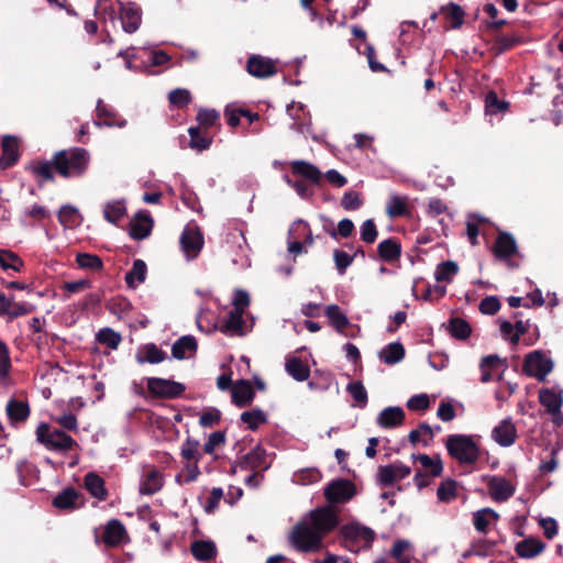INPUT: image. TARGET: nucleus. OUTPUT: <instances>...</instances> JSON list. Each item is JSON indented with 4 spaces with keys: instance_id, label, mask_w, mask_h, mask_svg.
<instances>
[{
    "instance_id": "1",
    "label": "nucleus",
    "mask_w": 563,
    "mask_h": 563,
    "mask_svg": "<svg viewBox=\"0 0 563 563\" xmlns=\"http://www.w3.org/2000/svg\"><path fill=\"white\" fill-rule=\"evenodd\" d=\"M338 525V517L330 507H321L306 514L288 534L290 545L298 552H317L323 538Z\"/></svg>"
},
{
    "instance_id": "2",
    "label": "nucleus",
    "mask_w": 563,
    "mask_h": 563,
    "mask_svg": "<svg viewBox=\"0 0 563 563\" xmlns=\"http://www.w3.org/2000/svg\"><path fill=\"white\" fill-rule=\"evenodd\" d=\"M89 161L90 155L82 147L59 151L53 157L55 169L65 178L82 176L88 168Z\"/></svg>"
},
{
    "instance_id": "3",
    "label": "nucleus",
    "mask_w": 563,
    "mask_h": 563,
    "mask_svg": "<svg viewBox=\"0 0 563 563\" xmlns=\"http://www.w3.org/2000/svg\"><path fill=\"white\" fill-rule=\"evenodd\" d=\"M450 455L462 464H473L479 456L477 444L468 435L453 434L446 440Z\"/></svg>"
},
{
    "instance_id": "4",
    "label": "nucleus",
    "mask_w": 563,
    "mask_h": 563,
    "mask_svg": "<svg viewBox=\"0 0 563 563\" xmlns=\"http://www.w3.org/2000/svg\"><path fill=\"white\" fill-rule=\"evenodd\" d=\"M36 439L47 450L65 453L76 445V441L65 432L41 423L36 429Z\"/></svg>"
},
{
    "instance_id": "5",
    "label": "nucleus",
    "mask_w": 563,
    "mask_h": 563,
    "mask_svg": "<svg viewBox=\"0 0 563 563\" xmlns=\"http://www.w3.org/2000/svg\"><path fill=\"white\" fill-rule=\"evenodd\" d=\"M345 548L351 552H360L369 548L374 540V531L358 522H351L342 528Z\"/></svg>"
},
{
    "instance_id": "6",
    "label": "nucleus",
    "mask_w": 563,
    "mask_h": 563,
    "mask_svg": "<svg viewBox=\"0 0 563 563\" xmlns=\"http://www.w3.org/2000/svg\"><path fill=\"white\" fill-rule=\"evenodd\" d=\"M553 369V362L542 351L529 353L523 363V371L528 376L538 380H544L547 375Z\"/></svg>"
},
{
    "instance_id": "7",
    "label": "nucleus",
    "mask_w": 563,
    "mask_h": 563,
    "mask_svg": "<svg viewBox=\"0 0 563 563\" xmlns=\"http://www.w3.org/2000/svg\"><path fill=\"white\" fill-rule=\"evenodd\" d=\"M181 251L187 261L196 258L203 246V236L199 228L188 223L179 239Z\"/></svg>"
},
{
    "instance_id": "8",
    "label": "nucleus",
    "mask_w": 563,
    "mask_h": 563,
    "mask_svg": "<svg viewBox=\"0 0 563 563\" xmlns=\"http://www.w3.org/2000/svg\"><path fill=\"white\" fill-rule=\"evenodd\" d=\"M355 495V486L349 479H335L324 488V496L330 504H345Z\"/></svg>"
},
{
    "instance_id": "9",
    "label": "nucleus",
    "mask_w": 563,
    "mask_h": 563,
    "mask_svg": "<svg viewBox=\"0 0 563 563\" xmlns=\"http://www.w3.org/2000/svg\"><path fill=\"white\" fill-rule=\"evenodd\" d=\"M146 382L148 391L161 398H176L185 390L183 384L169 379L148 377Z\"/></svg>"
},
{
    "instance_id": "10",
    "label": "nucleus",
    "mask_w": 563,
    "mask_h": 563,
    "mask_svg": "<svg viewBox=\"0 0 563 563\" xmlns=\"http://www.w3.org/2000/svg\"><path fill=\"white\" fill-rule=\"evenodd\" d=\"M287 113L292 120L290 129L300 134H311V115L301 102H291L287 106Z\"/></svg>"
},
{
    "instance_id": "11",
    "label": "nucleus",
    "mask_w": 563,
    "mask_h": 563,
    "mask_svg": "<svg viewBox=\"0 0 563 563\" xmlns=\"http://www.w3.org/2000/svg\"><path fill=\"white\" fill-rule=\"evenodd\" d=\"M246 70L256 78L272 77L277 73L276 60L262 55H252L247 59Z\"/></svg>"
},
{
    "instance_id": "12",
    "label": "nucleus",
    "mask_w": 563,
    "mask_h": 563,
    "mask_svg": "<svg viewBox=\"0 0 563 563\" xmlns=\"http://www.w3.org/2000/svg\"><path fill=\"white\" fill-rule=\"evenodd\" d=\"M409 466L401 462H395L389 465L379 466L377 471L378 482L384 486H390L410 474Z\"/></svg>"
},
{
    "instance_id": "13",
    "label": "nucleus",
    "mask_w": 563,
    "mask_h": 563,
    "mask_svg": "<svg viewBox=\"0 0 563 563\" xmlns=\"http://www.w3.org/2000/svg\"><path fill=\"white\" fill-rule=\"evenodd\" d=\"M20 158V139L13 135H4L1 142L0 168L7 169L14 166Z\"/></svg>"
},
{
    "instance_id": "14",
    "label": "nucleus",
    "mask_w": 563,
    "mask_h": 563,
    "mask_svg": "<svg viewBox=\"0 0 563 563\" xmlns=\"http://www.w3.org/2000/svg\"><path fill=\"white\" fill-rule=\"evenodd\" d=\"M120 21L125 33L136 32L142 22V11L135 3H120Z\"/></svg>"
},
{
    "instance_id": "15",
    "label": "nucleus",
    "mask_w": 563,
    "mask_h": 563,
    "mask_svg": "<svg viewBox=\"0 0 563 563\" xmlns=\"http://www.w3.org/2000/svg\"><path fill=\"white\" fill-rule=\"evenodd\" d=\"M506 367V360L500 358L498 355L492 354L484 356L479 364L482 372L481 380L487 383L496 377L500 378Z\"/></svg>"
},
{
    "instance_id": "16",
    "label": "nucleus",
    "mask_w": 563,
    "mask_h": 563,
    "mask_svg": "<svg viewBox=\"0 0 563 563\" xmlns=\"http://www.w3.org/2000/svg\"><path fill=\"white\" fill-rule=\"evenodd\" d=\"M487 487L495 501H506L515 494V486L501 476H489Z\"/></svg>"
},
{
    "instance_id": "17",
    "label": "nucleus",
    "mask_w": 563,
    "mask_h": 563,
    "mask_svg": "<svg viewBox=\"0 0 563 563\" xmlns=\"http://www.w3.org/2000/svg\"><path fill=\"white\" fill-rule=\"evenodd\" d=\"M493 440L501 446H510L517 439V430L511 418L503 419L492 431Z\"/></svg>"
},
{
    "instance_id": "18",
    "label": "nucleus",
    "mask_w": 563,
    "mask_h": 563,
    "mask_svg": "<svg viewBox=\"0 0 563 563\" xmlns=\"http://www.w3.org/2000/svg\"><path fill=\"white\" fill-rule=\"evenodd\" d=\"M153 228V219L147 211H139L130 222V234L134 240L147 238Z\"/></svg>"
},
{
    "instance_id": "19",
    "label": "nucleus",
    "mask_w": 563,
    "mask_h": 563,
    "mask_svg": "<svg viewBox=\"0 0 563 563\" xmlns=\"http://www.w3.org/2000/svg\"><path fill=\"white\" fill-rule=\"evenodd\" d=\"M405 421V411L399 406H390L383 409L376 417V423L383 429H394Z\"/></svg>"
},
{
    "instance_id": "20",
    "label": "nucleus",
    "mask_w": 563,
    "mask_h": 563,
    "mask_svg": "<svg viewBox=\"0 0 563 563\" xmlns=\"http://www.w3.org/2000/svg\"><path fill=\"white\" fill-rule=\"evenodd\" d=\"M539 401L548 413L559 411L563 405V388L560 386L541 388L539 390Z\"/></svg>"
},
{
    "instance_id": "21",
    "label": "nucleus",
    "mask_w": 563,
    "mask_h": 563,
    "mask_svg": "<svg viewBox=\"0 0 563 563\" xmlns=\"http://www.w3.org/2000/svg\"><path fill=\"white\" fill-rule=\"evenodd\" d=\"M241 466L245 470L265 471L271 466V462L267 460L266 451L256 446L244 456Z\"/></svg>"
},
{
    "instance_id": "22",
    "label": "nucleus",
    "mask_w": 563,
    "mask_h": 563,
    "mask_svg": "<svg viewBox=\"0 0 563 563\" xmlns=\"http://www.w3.org/2000/svg\"><path fill=\"white\" fill-rule=\"evenodd\" d=\"M197 351V341L192 335L179 338L172 346V355L177 360L190 358Z\"/></svg>"
},
{
    "instance_id": "23",
    "label": "nucleus",
    "mask_w": 563,
    "mask_h": 563,
    "mask_svg": "<svg viewBox=\"0 0 563 563\" xmlns=\"http://www.w3.org/2000/svg\"><path fill=\"white\" fill-rule=\"evenodd\" d=\"M102 212L106 221L117 225L126 214V205L124 199L107 201L103 205Z\"/></svg>"
},
{
    "instance_id": "24",
    "label": "nucleus",
    "mask_w": 563,
    "mask_h": 563,
    "mask_svg": "<svg viewBox=\"0 0 563 563\" xmlns=\"http://www.w3.org/2000/svg\"><path fill=\"white\" fill-rule=\"evenodd\" d=\"M135 357L140 364H158L166 358V353L158 349L156 344L147 343L137 350Z\"/></svg>"
},
{
    "instance_id": "25",
    "label": "nucleus",
    "mask_w": 563,
    "mask_h": 563,
    "mask_svg": "<svg viewBox=\"0 0 563 563\" xmlns=\"http://www.w3.org/2000/svg\"><path fill=\"white\" fill-rule=\"evenodd\" d=\"M125 536L126 530L119 520L112 519L104 527L103 541L110 547L120 544Z\"/></svg>"
},
{
    "instance_id": "26",
    "label": "nucleus",
    "mask_w": 563,
    "mask_h": 563,
    "mask_svg": "<svg viewBox=\"0 0 563 563\" xmlns=\"http://www.w3.org/2000/svg\"><path fill=\"white\" fill-rule=\"evenodd\" d=\"M254 398V390L247 380H240L232 388L233 402L239 407H245Z\"/></svg>"
},
{
    "instance_id": "27",
    "label": "nucleus",
    "mask_w": 563,
    "mask_h": 563,
    "mask_svg": "<svg viewBox=\"0 0 563 563\" xmlns=\"http://www.w3.org/2000/svg\"><path fill=\"white\" fill-rule=\"evenodd\" d=\"M386 213L389 218H400L408 216L410 213L408 208V197L390 195L386 205Z\"/></svg>"
},
{
    "instance_id": "28",
    "label": "nucleus",
    "mask_w": 563,
    "mask_h": 563,
    "mask_svg": "<svg viewBox=\"0 0 563 563\" xmlns=\"http://www.w3.org/2000/svg\"><path fill=\"white\" fill-rule=\"evenodd\" d=\"M494 251L497 257L503 260L509 258L517 251L515 239L508 233L499 234L495 242Z\"/></svg>"
},
{
    "instance_id": "29",
    "label": "nucleus",
    "mask_w": 563,
    "mask_h": 563,
    "mask_svg": "<svg viewBox=\"0 0 563 563\" xmlns=\"http://www.w3.org/2000/svg\"><path fill=\"white\" fill-rule=\"evenodd\" d=\"M290 165H291V169H292L294 174L302 176L313 184H318L320 181L321 173L311 163L298 159V161H292L290 163Z\"/></svg>"
},
{
    "instance_id": "30",
    "label": "nucleus",
    "mask_w": 563,
    "mask_h": 563,
    "mask_svg": "<svg viewBox=\"0 0 563 563\" xmlns=\"http://www.w3.org/2000/svg\"><path fill=\"white\" fill-rule=\"evenodd\" d=\"M147 273V267L144 261L135 260L133 262L132 268L125 274V283L126 285L135 289L139 285L145 282Z\"/></svg>"
},
{
    "instance_id": "31",
    "label": "nucleus",
    "mask_w": 563,
    "mask_h": 563,
    "mask_svg": "<svg viewBox=\"0 0 563 563\" xmlns=\"http://www.w3.org/2000/svg\"><path fill=\"white\" fill-rule=\"evenodd\" d=\"M498 514L492 508H483L473 515L475 529L481 533H486L492 523L496 522Z\"/></svg>"
},
{
    "instance_id": "32",
    "label": "nucleus",
    "mask_w": 563,
    "mask_h": 563,
    "mask_svg": "<svg viewBox=\"0 0 563 563\" xmlns=\"http://www.w3.org/2000/svg\"><path fill=\"white\" fill-rule=\"evenodd\" d=\"M379 360L388 365H394L405 357V349L401 343L393 342L379 351Z\"/></svg>"
},
{
    "instance_id": "33",
    "label": "nucleus",
    "mask_w": 563,
    "mask_h": 563,
    "mask_svg": "<svg viewBox=\"0 0 563 563\" xmlns=\"http://www.w3.org/2000/svg\"><path fill=\"white\" fill-rule=\"evenodd\" d=\"M390 556L397 563H411L413 559L412 544L407 540H397L390 550Z\"/></svg>"
},
{
    "instance_id": "34",
    "label": "nucleus",
    "mask_w": 563,
    "mask_h": 563,
    "mask_svg": "<svg viewBox=\"0 0 563 563\" xmlns=\"http://www.w3.org/2000/svg\"><path fill=\"white\" fill-rule=\"evenodd\" d=\"M163 487V476L156 470H151L140 484V493L144 495H153Z\"/></svg>"
},
{
    "instance_id": "35",
    "label": "nucleus",
    "mask_w": 563,
    "mask_h": 563,
    "mask_svg": "<svg viewBox=\"0 0 563 563\" xmlns=\"http://www.w3.org/2000/svg\"><path fill=\"white\" fill-rule=\"evenodd\" d=\"M243 313L244 310L235 309L233 308L227 318V320L223 322L221 327V331L227 334H242L243 329Z\"/></svg>"
},
{
    "instance_id": "36",
    "label": "nucleus",
    "mask_w": 563,
    "mask_h": 563,
    "mask_svg": "<svg viewBox=\"0 0 563 563\" xmlns=\"http://www.w3.org/2000/svg\"><path fill=\"white\" fill-rule=\"evenodd\" d=\"M322 478L321 472L316 467H305L294 472L291 482L296 485H312Z\"/></svg>"
},
{
    "instance_id": "37",
    "label": "nucleus",
    "mask_w": 563,
    "mask_h": 563,
    "mask_svg": "<svg viewBox=\"0 0 563 563\" xmlns=\"http://www.w3.org/2000/svg\"><path fill=\"white\" fill-rule=\"evenodd\" d=\"M86 489L99 500L107 498V489L104 488V481L96 473H88L85 476Z\"/></svg>"
},
{
    "instance_id": "38",
    "label": "nucleus",
    "mask_w": 563,
    "mask_h": 563,
    "mask_svg": "<svg viewBox=\"0 0 563 563\" xmlns=\"http://www.w3.org/2000/svg\"><path fill=\"white\" fill-rule=\"evenodd\" d=\"M544 550V544L536 539H525L516 545V552L520 558L531 559Z\"/></svg>"
},
{
    "instance_id": "39",
    "label": "nucleus",
    "mask_w": 563,
    "mask_h": 563,
    "mask_svg": "<svg viewBox=\"0 0 563 563\" xmlns=\"http://www.w3.org/2000/svg\"><path fill=\"white\" fill-rule=\"evenodd\" d=\"M324 314L338 332H342L350 323L346 314L336 305H329L324 310Z\"/></svg>"
},
{
    "instance_id": "40",
    "label": "nucleus",
    "mask_w": 563,
    "mask_h": 563,
    "mask_svg": "<svg viewBox=\"0 0 563 563\" xmlns=\"http://www.w3.org/2000/svg\"><path fill=\"white\" fill-rule=\"evenodd\" d=\"M54 162L48 161H35L29 164L26 167L36 178L42 181H49L54 179Z\"/></svg>"
},
{
    "instance_id": "41",
    "label": "nucleus",
    "mask_w": 563,
    "mask_h": 563,
    "mask_svg": "<svg viewBox=\"0 0 563 563\" xmlns=\"http://www.w3.org/2000/svg\"><path fill=\"white\" fill-rule=\"evenodd\" d=\"M78 497L75 489L66 488L53 499V505L58 509H75L78 507Z\"/></svg>"
},
{
    "instance_id": "42",
    "label": "nucleus",
    "mask_w": 563,
    "mask_h": 563,
    "mask_svg": "<svg viewBox=\"0 0 563 563\" xmlns=\"http://www.w3.org/2000/svg\"><path fill=\"white\" fill-rule=\"evenodd\" d=\"M285 368L286 372L298 382L308 379L310 375L309 367L300 358L297 357L287 360Z\"/></svg>"
},
{
    "instance_id": "43",
    "label": "nucleus",
    "mask_w": 563,
    "mask_h": 563,
    "mask_svg": "<svg viewBox=\"0 0 563 563\" xmlns=\"http://www.w3.org/2000/svg\"><path fill=\"white\" fill-rule=\"evenodd\" d=\"M7 413L11 421L21 422L27 419L30 408L25 401L11 399L7 404Z\"/></svg>"
},
{
    "instance_id": "44",
    "label": "nucleus",
    "mask_w": 563,
    "mask_h": 563,
    "mask_svg": "<svg viewBox=\"0 0 563 563\" xmlns=\"http://www.w3.org/2000/svg\"><path fill=\"white\" fill-rule=\"evenodd\" d=\"M289 239H296V240H300V239H303L305 240V244H307L308 246L312 245L313 243V236H312V233H311V230L309 228V224L299 219V220H296L290 229H289Z\"/></svg>"
},
{
    "instance_id": "45",
    "label": "nucleus",
    "mask_w": 563,
    "mask_h": 563,
    "mask_svg": "<svg viewBox=\"0 0 563 563\" xmlns=\"http://www.w3.org/2000/svg\"><path fill=\"white\" fill-rule=\"evenodd\" d=\"M58 220L65 228H75L81 223L82 217L77 208L63 206L58 212Z\"/></svg>"
},
{
    "instance_id": "46",
    "label": "nucleus",
    "mask_w": 563,
    "mask_h": 563,
    "mask_svg": "<svg viewBox=\"0 0 563 563\" xmlns=\"http://www.w3.org/2000/svg\"><path fill=\"white\" fill-rule=\"evenodd\" d=\"M192 555L199 561H208L216 556V544L212 541H195L191 544Z\"/></svg>"
},
{
    "instance_id": "47",
    "label": "nucleus",
    "mask_w": 563,
    "mask_h": 563,
    "mask_svg": "<svg viewBox=\"0 0 563 563\" xmlns=\"http://www.w3.org/2000/svg\"><path fill=\"white\" fill-rule=\"evenodd\" d=\"M377 251L382 260L391 262L399 257L400 245L393 239H386L378 244Z\"/></svg>"
},
{
    "instance_id": "48",
    "label": "nucleus",
    "mask_w": 563,
    "mask_h": 563,
    "mask_svg": "<svg viewBox=\"0 0 563 563\" xmlns=\"http://www.w3.org/2000/svg\"><path fill=\"white\" fill-rule=\"evenodd\" d=\"M459 272V265L453 261L440 263L434 272L438 282L451 283Z\"/></svg>"
},
{
    "instance_id": "49",
    "label": "nucleus",
    "mask_w": 563,
    "mask_h": 563,
    "mask_svg": "<svg viewBox=\"0 0 563 563\" xmlns=\"http://www.w3.org/2000/svg\"><path fill=\"white\" fill-rule=\"evenodd\" d=\"M509 103L500 100L496 92L489 91L485 98V111L488 115L505 113L508 110Z\"/></svg>"
},
{
    "instance_id": "50",
    "label": "nucleus",
    "mask_w": 563,
    "mask_h": 563,
    "mask_svg": "<svg viewBox=\"0 0 563 563\" xmlns=\"http://www.w3.org/2000/svg\"><path fill=\"white\" fill-rule=\"evenodd\" d=\"M448 331L453 338L465 340L470 336L472 330L467 321L461 318H453L448 324Z\"/></svg>"
},
{
    "instance_id": "51",
    "label": "nucleus",
    "mask_w": 563,
    "mask_h": 563,
    "mask_svg": "<svg viewBox=\"0 0 563 563\" xmlns=\"http://www.w3.org/2000/svg\"><path fill=\"white\" fill-rule=\"evenodd\" d=\"M346 390L354 399L355 404L353 406H357L360 408H364L367 405V391L360 380L350 382L346 386Z\"/></svg>"
},
{
    "instance_id": "52",
    "label": "nucleus",
    "mask_w": 563,
    "mask_h": 563,
    "mask_svg": "<svg viewBox=\"0 0 563 563\" xmlns=\"http://www.w3.org/2000/svg\"><path fill=\"white\" fill-rule=\"evenodd\" d=\"M76 263L80 268L92 272L100 271L103 266L101 258L90 253H78L76 256Z\"/></svg>"
},
{
    "instance_id": "53",
    "label": "nucleus",
    "mask_w": 563,
    "mask_h": 563,
    "mask_svg": "<svg viewBox=\"0 0 563 563\" xmlns=\"http://www.w3.org/2000/svg\"><path fill=\"white\" fill-rule=\"evenodd\" d=\"M0 266L4 271L12 269L20 272L23 266V261L11 251L0 250Z\"/></svg>"
},
{
    "instance_id": "54",
    "label": "nucleus",
    "mask_w": 563,
    "mask_h": 563,
    "mask_svg": "<svg viewBox=\"0 0 563 563\" xmlns=\"http://www.w3.org/2000/svg\"><path fill=\"white\" fill-rule=\"evenodd\" d=\"M97 341L111 350H115L121 342V335L110 328H104L97 333Z\"/></svg>"
},
{
    "instance_id": "55",
    "label": "nucleus",
    "mask_w": 563,
    "mask_h": 563,
    "mask_svg": "<svg viewBox=\"0 0 563 563\" xmlns=\"http://www.w3.org/2000/svg\"><path fill=\"white\" fill-rule=\"evenodd\" d=\"M417 460L421 464L422 468L432 476H438L442 472V462L439 457H430L427 454H420Z\"/></svg>"
},
{
    "instance_id": "56",
    "label": "nucleus",
    "mask_w": 563,
    "mask_h": 563,
    "mask_svg": "<svg viewBox=\"0 0 563 563\" xmlns=\"http://www.w3.org/2000/svg\"><path fill=\"white\" fill-rule=\"evenodd\" d=\"M241 420L247 424L249 429L255 430L260 424L266 421V416L261 409L244 411Z\"/></svg>"
},
{
    "instance_id": "57",
    "label": "nucleus",
    "mask_w": 563,
    "mask_h": 563,
    "mask_svg": "<svg viewBox=\"0 0 563 563\" xmlns=\"http://www.w3.org/2000/svg\"><path fill=\"white\" fill-rule=\"evenodd\" d=\"M437 496L440 501H452L456 497V483L451 479L443 482L437 490Z\"/></svg>"
},
{
    "instance_id": "58",
    "label": "nucleus",
    "mask_w": 563,
    "mask_h": 563,
    "mask_svg": "<svg viewBox=\"0 0 563 563\" xmlns=\"http://www.w3.org/2000/svg\"><path fill=\"white\" fill-rule=\"evenodd\" d=\"M188 133L190 135L189 145L191 148L198 150V151H203L210 146L211 141L209 139L200 135L199 128L191 126V128H189Z\"/></svg>"
},
{
    "instance_id": "59",
    "label": "nucleus",
    "mask_w": 563,
    "mask_h": 563,
    "mask_svg": "<svg viewBox=\"0 0 563 563\" xmlns=\"http://www.w3.org/2000/svg\"><path fill=\"white\" fill-rule=\"evenodd\" d=\"M168 100L178 108L187 106L191 101L190 91L185 88H177L169 92Z\"/></svg>"
},
{
    "instance_id": "60",
    "label": "nucleus",
    "mask_w": 563,
    "mask_h": 563,
    "mask_svg": "<svg viewBox=\"0 0 563 563\" xmlns=\"http://www.w3.org/2000/svg\"><path fill=\"white\" fill-rule=\"evenodd\" d=\"M355 255H350L345 251L334 250L333 251V260L335 263V267L340 275H343L346 268L353 263Z\"/></svg>"
},
{
    "instance_id": "61",
    "label": "nucleus",
    "mask_w": 563,
    "mask_h": 563,
    "mask_svg": "<svg viewBox=\"0 0 563 563\" xmlns=\"http://www.w3.org/2000/svg\"><path fill=\"white\" fill-rule=\"evenodd\" d=\"M362 205L363 199L361 194L357 191H346L341 200V206L347 211L357 210Z\"/></svg>"
},
{
    "instance_id": "62",
    "label": "nucleus",
    "mask_w": 563,
    "mask_h": 563,
    "mask_svg": "<svg viewBox=\"0 0 563 563\" xmlns=\"http://www.w3.org/2000/svg\"><path fill=\"white\" fill-rule=\"evenodd\" d=\"M446 19L449 20L451 27H460L463 23L464 12L457 4L451 3L444 9Z\"/></svg>"
},
{
    "instance_id": "63",
    "label": "nucleus",
    "mask_w": 563,
    "mask_h": 563,
    "mask_svg": "<svg viewBox=\"0 0 563 563\" xmlns=\"http://www.w3.org/2000/svg\"><path fill=\"white\" fill-rule=\"evenodd\" d=\"M221 412L214 407H210L200 413L199 423L205 428H211L219 423Z\"/></svg>"
},
{
    "instance_id": "64",
    "label": "nucleus",
    "mask_w": 563,
    "mask_h": 563,
    "mask_svg": "<svg viewBox=\"0 0 563 563\" xmlns=\"http://www.w3.org/2000/svg\"><path fill=\"white\" fill-rule=\"evenodd\" d=\"M361 240L365 243H374L377 238V229L372 219L365 220L361 225Z\"/></svg>"
}]
</instances>
